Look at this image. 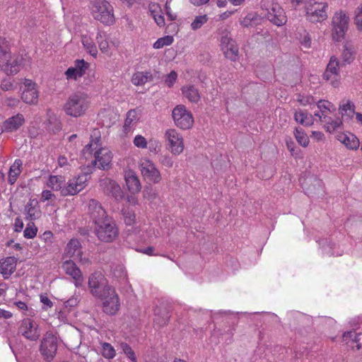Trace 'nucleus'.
Segmentation results:
<instances>
[{"instance_id":"nucleus-29","label":"nucleus","mask_w":362,"mask_h":362,"mask_svg":"<svg viewBox=\"0 0 362 362\" xmlns=\"http://www.w3.org/2000/svg\"><path fill=\"white\" fill-rule=\"evenodd\" d=\"M124 180L130 192L136 193L141 190L140 180L134 170L130 169L126 170L124 172Z\"/></svg>"},{"instance_id":"nucleus-6","label":"nucleus","mask_w":362,"mask_h":362,"mask_svg":"<svg viewBox=\"0 0 362 362\" xmlns=\"http://www.w3.org/2000/svg\"><path fill=\"white\" fill-rule=\"evenodd\" d=\"M328 4L310 0L305 3V16L312 23H319L327 18Z\"/></svg>"},{"instance_id":"nucleus-46","label":"nucleus","mask_w":362,"mask_h":362,"mask_svg":"<svg viewBox=\"0 0 362 362\" xmlns=\"http://www.w3.org/2000/svg\"><path fill=\"white\" fill-rule=\"evenodd\" d=\"M294 136L297 142L303 147H307L309 144V138L304 130L300 127H296L293 132Z\"/></svg>"},{"instance_id":"nucleus-10","label":"nucleus","mask_w":362,"mask_h":362,"mask_svg":"<svg viewBox=\"0 0 362 362\" xmlns=\"http://www.w3.org/2000/svg\"><path fill=\"white\" fill-rule=\"evenodd\" d=\"M172 116L175 125L182 129H188L194 123L192 113L182 105H177L173 110Z\"/></svg>"},{"instance_id":"nucleus-41","label":"nucleus","mask_w":362,"mask_h":362,"mask_svg":"<svg viewBox=\"0 0 362 362\" xmlns=\"http://www.w3.org/2000/svg\"><path fill=\"white\" fill-rule=\"evenodd\" d=\"M320 120L325 123L327 131L329 133L334 132L342 126V121L339 117L332 118L327 115H325L323 118Z\"/></svg>"},{"instance_id":"nucleus-30","label":"nucleus","mask_w":362,"mask_h":362,"mask_svg":"<svg viewBox=\"0 0 362 362\" xmlns=\"http://www.w3.org/2000/svg\"><path fill=\"white\" fill-rule=\"evenodd\" d=\"M88 212L93 218L95 223H96V221H100L108 217L105 210L103 208L101 204L97 200L93 199H90L88 202Z\"/></svg>"},{"instance_id":"nucleus-40","label":"nucleus","mask_w":362,"mask_h":362,"mask_svg":"<svg viewBox=\"0 0 362 362\" xmlns=\"http://www.w3.org/2000/svg\"><path fill=\"white\" fill-rule=\"evenodd\" d=\"M294 119L296 122L303 126H311L313 124V117L307 111L297 110L294 113Z\"/></svg>"},{"instance_id":"nucleus-1","label":"nucleus","mask_w":362,"mask_h":362,"mask_svg":"<svg viewBox=\"0 0 362 362\" xmlns=\"http://www.w3.org/2000/svg\"><path fill=\"white\" fill-rule=\"evenodd\" d=\"M91 141L86 145L81 151L82 156L87 159L92 154V151L95 150L94 156V163L98 168L105 169L108 168L112 159V152L106 148L100 147V132L98 129H93L90 135Z\"/></svg>"},{"instance_id":"nucleus-56","label":"nucleus","mask_w":362,"mask_h":362,"mask_svg":"<svg viewBox=\"0 0 362 362\" xmlns=\"http://www.w3.org/2000/svg\"><path fill=\"white\" fill-rule=\"evenodd\" d=\"M159 163L164 167L170 168L173 166L174 160L173 157L166 153L164 155H160L158 158Z\"/></svg>"},{"instance_id":"nucleus-22","label":"nucleus","mask_w":362,"mask_h":362,"mask_svg":"<svg viewBox=\"0 0 362 362\" xmlns=\"http://www.w3.org/2000/svg\"><path fill=\"white\" fill-rule=\"evenodd\" d=\"M100 185L104 191L112 196L115 199L119 200L123 197V192L120 186L114 180L105 178L100 180Z\"/></svg>"},{"instance_id":"nucleus-49","label":"nucleus","mask_w":362,"mask_h":362,"mask_svg":"<svg viewBox=\"0 0 362 362\" xmlns=\"http://www.w3.org/2000/svg\"><path fill=\"white\" fill-rule=\"evenodd\" d=\"M208 16L206 15L197 16L191 23L190 27L192 30H197L201 28L207 21Z\"/></svg>"},{"instance_id":"nucleus-14","label":"nucleus","mask_w":362,"mask_h":362,"mask_svg":"<svg viewBox=\"0 0 362 362\" xmlns=\"http://www.w3.org/2000/svg\"><path fill=\"white\" fill-rule=\"evenodd\" d=\"M57 350V340L56 337L51 333L47 332L40 344V351L44 358L48 361L53 359Z\"/></svg>"},{"instance_id":"nucleus-4","label":"nucleus","mask_w":362,"mask_h":362,"mask_svg":"<svg viewBox=\"0 0 362 362\" xmlns=\"http://www.w3.org/2000/svg\"><path fill=\"white\" fill-rule=\"evenodd\" d=\"M95 233L98 238L105 243L112 242L118 235L115 223L109 216L95 223Z\"/></svg>"},{"instance_id":"nucleus-18","label":"nucleus","mask_w":362,"mask_h":362,"mask_svg":"<svg viewBox=\"0 0 362 362\" xmlns=\"http://www.w3.org/2000/svg\"><path fill=\"white\" fill-rule=\"evenodd\" d=\"M264 15L271 23L276 26H281L287 21L284 10L277 3H272L269 8L267 9V13Z\"/></svg>"},{"instance_id":"nucleus-63","label":"nucleus","mask_w":362,"mask_h":362,"mask_svg":"<svg viewBox=\"0 0 362 362\" xmlns=\"http://www.w3.org/2000/svg\"><path fill=\"white\" fill-rule=\"evenodd\" d=\"M147 146L149 152L157 153L160 150L159 141L156 139H150Z\"/></svg>"},{"instance_id":"nucleus-61","label":"nucleus","mask_w":362,"mask_h":362,"mask_svg":"<svg viewBox=\"0 0 362 362\" xmlns=\"http://www.w3.org/2000/svg\"><path fill=\"white\" fill-rule=\"evenodd\" d=\"M354 21L357 28L362 30V3L356 9Z\"/></svg>"},{"instance_id":"nucleus-59","label":"nucleus","mask_w":362,"mask_h":362,"mask_svg":"<svg viewBox=\"0 0 362 362\" xmlns=\"http://www.w3.org/2000/svg\"><path fill=\"white\" fill-rule=\"evenodd\" d=\"M298 102L303 106L312 105L315 103V100L312 95H300L299 94L297 98Z\"/></svg>"},{"instance_id":"nucleus-39","label":"nucleus","mask_w":362,"mask_h":362,"mask_svg":"<svg viewBox=\"0 0 362 362\" xmlns=\"http://www.w3.org/2000/svg\"><path fill=\"white\" fill-rule=\"evenodd\" d=\"M82 45L86 51L93 57H96L98 55V48L93 39L88 35H84L81 37Z\"/></svg>"},{"instance_id":"nucleus-3","label":"nucleus","mask_w":362,"mask_h":362,"mask_svg":"<svg viewBox=\"0 0 362 362\" xmlns=\"http://www.w3.org/2000/svg\"><path fill=\"white\" fill-rule=\"evenodd\" d=\"M90 13L93 18L105 25H112L115 23L114 8L107 0H92Z\"/></svg>"},{"instance_id":"nucleus-2","label":"nucleus","mask_w":362,"mask_h":362,"mask_svg":"<svg viewBox=\"0 0 362 362\" xmlns=\"http://www.w3.org/2000/svg\"><path fill=\"white\" fill-rule=\"evenodd\" d=\"M90 99L86 93L78 91L71 94L64 105V111L66 115L78 117L85 114L88 109Z\"/></svg>"},{"instance_id":"nucleus-64","label":"nucleus","mask_w":362,"mask_h":362,"mask_svg":"<svg viewBox=\"0 0 362 362\" xmlns=\"http://www.w3.org/2000/svg\"><path fill=\"white\" fill-rule=\"evenodd\" d=\"M40 302L42 304V309L43 310H47L48 308H50L53 306V303L52 300L48 298L47 295H40Z\"/></svg>"},{"instance_id":"nucleus-37","label":"nucleus","mask_w":362,"mask_h":362,"mask_svg":"<svg viewBox=\"0 0 362 362\" xmlns=\"http://www.w3.org/2000/svg\"><path fill=\"white\" fill-rule=\"evenodd\" d=\"M23 162L21 159H16L8 171V182L13 185L22 172Z\"/></svg>"},{"instance_id":"nucleus-38","label":"nucleus","mask_w":362,"mask_h":362,"mask_svg":"<svg viewBox=\"0 0 362 362\" xmlns=\"http://www.w3.org/2000/svg\"><path fill=\"white\" fill-rule=\"evenodd\" d=\"M95 39L100 50L103 53H108L110 49L109 35L105 31L98 30Z\"/></svg>"},{"instance_id":"nucleus-43","label":"nucleus","mask_w":362,"mask_h":362,"mask_svg":"<svg viewBox=\"0 0 362 362\" xmlns=\"http://www.w3.org/2000/svg\"><path fill=\"white\" fill-rule=\"evenodd\" d=\"M317 108L320 110V113L315 112V116L317 117L319 119H322L323 116L327 115V112H331L335 110L334 105L327 100H320L317 103Z\"/></svg>"},{"instance_id":"nucleus-9","label":"nucleus","mask_w":362,"mask_h":362,"mask_svg":"<svg viewBox=\"0 0 362 362\" xmlns=\"http://www.w3.org/2000/svg\"><path fill=\"white\" fill-rule=\"evenodd\" d=\"M88 285L90 293L97 298L103 296V294L106 293V289L112 288L107 284L104 274L100 272H95L90 275Z\"/></svg>"},{"instance_id":"nucleus-47","label":"nucleus","mask_w":362,"mask_h":362,"mask_svg":"<svg viewBox=\"0 0 362 362\" xmlns=\"http://www.w3.org/2000/svg\"><path fill=\"white\" fill-rule=\"evenodd\" d=\"M173 37L170 35H165L163 37L158 38L153 45L154 49H160L165 46H169L173 42Z\"/></svg>"},{"instance_id":"nucleus-52","label":"nucleus","mask_w":362,"mask_h":362,"mask_svg":"<svg viewBox=\"0 0 362 362\" xmlns=\"http://www.w3.org/2000/svg\"><path fill=\"white\" fill-rule=\"evenodd\" d=\"M121 349L126 356L129 359L130 362H137V358L134 350L127 343H122L120 344Z\"/></svg>"},{"instance_id":"nucleus-50","label":"nucleus","mask_w":362,"mask_h":362,"mask_svg":"<svg viewBox=\"0 0 362 362\" xmlns=\"http://www.w3.org/2000/svg\"><path fill=\"white\" fill-rule=\"evenodd\" d=\"M16 89L15 81L11 78H4L1 81L0 90L3 91H11Z\"/></svg>"},{"instance_id":"nucleus-60","label":"nucleus","mask_w":362,"mask_h":362,"mask_svg":"<svg viewBox=\"0 0 362 362\" xmlns=\"http://www.w3.org/2000/svg\"><path fill=\"white\" fill-rule=\"evenodd\" d=\"M20 100L13 96H6L3 101V105L11 108H14L18 106Z\"/></svg>"},{"instance_id":"nucleus-19","label":"nucleus","mask_w":362,"mask_h":362,"mask_svg":"<svg viewBox=\"0 0 362 362\" xmlns=\"http://www.w3.org/2000/svg\"><path fill=\"white\" fill-rule=\"evenodd\" d=\"M62 268L67 275L73 279L74 284L76 288H79L83 285V276L82 272L73 260L64 261L62 263Z\"/></svg>"},{"instance_id":"nucleus-7","label":"nucleus","mask_w":362,"mask_h":362,"mask_svg":"<svg viewBox=\"0 0 362 362\" xmlns=\"http://www.w3.org/2000/svg\"><path fill=\"white\" fill-rule=\"evenodd\" d=\"M139 169L143 178L157 184L161 180V174L155 163L148 157H141L138 162Z\"/></svg>"},{"instance_id":"nucleus-26","label":"nucleus","mask_w":362,"mask_h":362,"mask_svg":"<svg viewBox=\"0 0 362 362\" xmlns=\"http://www.w3.org/2000/svg\"><path fill=\"white\" fill-rule=\"evenodd\" d=\"M318 244L322 250V252L329 256H341L344 253V250L341 249L336 243H332V240L323 238L318 241Z\"/></svg>"},{"instance_id":"nucleus-16","label":"nucleus","mask_w":362,"mask_h":362,"mask_svg":"<svg viewBox=\"0 0 362 362\" xmlns=\"http://www.w3.org/2000/svg\"><path fill=\"white\" fill-rule=\"evenodd\" d=\"M323 78L329 81L330 84L337 88L340 84L339 62L335 56H332L323 74Z\"/></svg>"},{"instance_id":"nucleus-20","label":"nucleus","mask_w":362,"mask_h":362,"mask_svg":"<svg viewBox=\"0 0 362 362\" xmlns=\"http://www.w3.org/2000/svg\"><path fill=\"white\" fill-rule=\"evenodd\" d=\"M221 45L226 57L231 61H235L238 56V47L235 41L226 35L222 37Z\"/></svg>"},{"instance_id":"nucleus-8","label":"nucleus","mask_w":362,"mask_h":362,"mask_svg":"<svg viewBox=\"0 0 362 362\" xmlns=\"http://www.w3.org/2000/svg\"><path fill=\"white\" fill-rule=\"evenodd\" d=\"M98 298L101 300L102 309L105 314L115 315L117 313L120 308V300L113 287L107 290L106 289V293Z\"/></svg>"},{"instance_id":"nucleus-57","label":"nucleus","mask_w":362,"mask_h":362,"mask_svg":"<svg viewBox=\"0 0 362 362\" xmlns=\"http://www.w3.org/2000/svg\"><path fill=\"white\" fill-rule=\"evenodd\" d=\"M79 303V298L76 296H71L69 299L64 303V308L67 311L71 312L73 308H76Z\"/></svg>"},{"instance_id":"nucleus-24","label":"nucleus","mask_w":362,"mask_h":362,"mask_svg":"<svg viewBox=\"0 0 362 362\" xmlns=\"http://www.w3.org/2000/svg\"><path fill=\"white\" fill-rule=\"evenodd\" d=\"M140 116V111L136 109H132L127 112L123 125V132L125 135H127L134 129L139 121Z\"/></svg>"},{"instance_id":"nucleus-35","label":"nucleus","mask_w":362,"mask_h":362,"mask_svg":"<svg viewBox=\"0 0 362 362\" xmlns=\"http://www.w3.org/2000/svg\"><path fill=\"white\" fill-rule=\"evenodd\" d=\"M148 10L151 16L154 19L155 23L159 26L163 27L165 25V18L162 13L160 5L155 2H151L148 4Z\"/></svg>"},{"instance_id":"nucleus-44","label":"nucleus","mask_w":362,"mask_h":362,"mask_svg":"<svg viewBox=\"0 0 362 362\" xmlns=\"http://www.w3.org/2000/svg\"><path fill=\"white\" fill-rule=\"evenodd\" d=\"M354 108V104L349 100H344L339 105V111L342 117H347L348 118L356 114Z\"/></svg>"},{"instance_id":"nucleus-21","label":"nucleus","mask_w":362,"mask_h":362,"mask_svg":"<svg viewBox=\"0 0 362 362\" xmlns=\"http://www.w3.org/2000/svg\"><path fill=\"white\" fill-rule=\"evenodd\" d=\"M22 62V57H11L9 55L6 59H3L2 65H0V67L7 75H15L21 70Z\"/></svg>"},{"instance_id":"nucleus-5","label":"nucleus","mask_w":362,"mask_h":362,"mask_svg":"<svg viewBox=\"0 0 362 362\" xmlns=\"http://www.w3.org/2000/svg\"><path fill=\"white\" fill-rule=\"evenodd\" d=\"M350 18L346 11L334 13L332 18V37L335 42L344 40L349 29Z\"/></svg>"},{"instance_id":"nucleus-33","label":"nucleus","mask_w":362,"mask_h":362,"mask_svg":"<svg viewBox=\"0 0 362 362\" xmlns=\"http://www.w3.org/2000/svg\"><path fill=\"white\" fill-rule=\"evenodd\" d=\"M81 252L82 250L80 241L76 238L71 239L65 247V255L69 257L75 258L76 257L80 256Z\"/></svg>"},{"instance_id":"nucleus-15","label":"nucleus","mask_w":362,"mask_h":362,"mask_svg":"<svg viewBox=\"0 0 362 362\" xmlns=\"http://www.w3.org/2000/svg\"><path fill=\"white\" fill-rule=\"evenodd\" d=\"M21 89L22 90L21 99L25 103L34 105L37 103L39 90L35 82L30 79L25 78Z\"/></svg>"},{"instance_id":"nucleus-12","label":"nucleus","mask_w":362,"mask_h":362,"mask_svg":"<svg viewBox=\"0 0 362 362\" xmlns=\"http://www.w3.org/2000/svg\"><path fill=\"white\" fill-rule=\"evenodd\" d=\"M18 332L26 339L32 341H37L40 337V329L33 320L26 317L21 320Z\"/></svg>"},{"instance_id":"nucleus-55","label":"nucleus","mask_w":362,"mask_h":362,"mask_svg":"<svg viewBox=\"0 0 362 362\" xmlns=\"http://www.w3.org/2000/svg\"><path fill=\"white\" fill-rule=\"evenodd\" d=\"M133 144L136 148L141 149H145L148 146L146 139L141 134H137L134 136Z\"/></svg>"},{"instance_id":"nucleus-27","label":"nucleus","mask_w":362,"mask_h":362,"mask_svg":"<svg viewBox=\"0 0 362 362\" xmlns=\"http://www.w3.org/2000/svg\"><path fill=\"white\" fill-rule=\"evenodd\" d=\"M17 261L14 257H8L0 260V274L4 279H8L16 269Z\"/></svg>"},{"instance_id":"nucleus-62","label":"nucleus","mask_w":362,"mask_h":362,"mask_svg":"<svg viewBox=\"0 0 362 362\" xmlns=\"http://www.w3.org/2000/svg\"><path fill=\"white\" fill-rule=\"evenodd\" d=\"M177 78V74L175 71H171L170 74L167 75L165 79V83L168 87L171 88L176 82Z\"/></svg>"},{"instance_id":"nucleus-54","label":"nucleus","mask_w":362,"mask_h":362,"mask_svg":"<svg viewBox=\"0 0 362 362\" xmlns=\"http://www.w3.org/2000/svg\"><path fill=\"white\" fill-rule=\"evenodd\" d=\"M113 275L121 280L127 279V272L124 267L122 264H117L112 269Z\"/></svg>"},{"instance_id":"nucleus-28","label":"nucleus","mask_w":362,"mask_h":362,"mask_svg":"<svg viewBox=\"0 0 362 362\" xmlns=\"http://www.w3.org/2000/svg\"><path fill=\"white\" fill-rule=\"evenodd\" d=\"M337 140L347 148L356 150L360 145L359 139L351 132H341L337 136Z\"/></svg>"},{"instance_id":"nucleus-17","label":"nucleus","mask_w":362,"mask_h":362,"mask_svg":"<svg viewBox=\"0 0 362 362\" xmlns=\"http://www.w3.org/2000/svg\"><path fill=\"white\" fill-rule=\"evenodd\" d=\"M89 67V63L84 59H76L74 66L64 72L65 78L67 81H77L86 74Z\"/></svg>"},{"instance_id":"nucleus-32","label":"nucleus","mask_w":362,"mask_h":362,"mask_svg":"<svg viewBox=\"0 0 362 362\" xmlns=\"http://www.w3.org/2000/svg\"><path fill=\"white\" fill-rule=\"evenodd\" d=\"M362 333L356 332L355 331L345 332L343 334L342 339L352 349L356 348L357 350L361 349V345L360 341L361 340Z\"/></svg>"},{"instance_id":"nucleus-51","label":"nucleus","mask_w":362,"mask_h":362,"mask_svg":"<svg viewBox=\"0 0 362 362\" xmlns=\"http://www.w3.org/2000/svg\"><path fill=\"white\" fill-rule=\"evenodd\" d=\"M122 213L126 225L132 226L135 222L134 212L129 208H123Z\"/></svg>"},{"instance_id":"nucleus-11","label":"nucleus","mask_w":362,"mask_h":362,"mask_svg":"<svg viewBox=\"0 0 362 362\" xmlns=\"http://www.w3.org/2000/svg\"><path fill=\"white\" fill-rule=\"evenodd\" d=\"M88 179V174H81L70 179L62 189V196H72L78 194L86 186Z\"/></svg>"},{"instance_id":"nucleus-23","label":"nucleus","mask_w":362,"mask_h":362,"mask_svg":"<svg viewBox=\"0 0 362 362\" xmlns=\"http://www.w3.org/2000/svg\"><path fill=\"white\" fill-rule=\"evenodd\" d=\"M25 218L30 221L38 219L42 214L39 202L36 199H31L24 207Z\"/></svg>"},{"instance_id":"nucleus-42","label":"nucleus","mask_w":362,"mask_h":362,"mask_svg":"<svg viewBox=\"0 0 362 362\" xmlns=\"http://www.w3.org/2000/svg\"><path fill=\"white\" fill-rule=\"evenodd\" d=\"M64 182L65 178L62 175H50L47 182V185L54 191H60L62 194V189L64 187Z\"/></svg>"},{"instance_id":"nucleus-58","label":"nucleus","mask_w":362,"mask_h":362,"mask_svg":"<svg viewBox=\"0 0 362 362\" xmlns=\"http://www.w3.org/2000/svg\"><path fill=\"white\" fill-rule=\"evenodd\" d=\"M210 315L213 320H218L221 317H230L235 315V313L230 310H220L217 312L210 311Z\"/></svg>"},{"instance_id":"nucleus-48","label":"nucleus","mask_w":362,"mask_h":362,"mask_svg":"<svg viewBox=\"0 0 362 362\" xmlns=\"http://www.w3.org/2000/svg\"><path fill=\"white\" fill-rule=\"evenodd\" d=\"M102 355L105 358L112 359L115 356L116 352L110 344L104 342L102 344Z\"/></svg>"},{"instance_id":"nucleus-45","label":"nucleus","mask_w":362,"mask_h":362,"mask_svg":"<svg viewBox=\"0 0 362 362\" xmlns=\"http://www.w3.org/2000/svg\"><path fill=\"white\" fill-rule=\"evenodd\" d=\"M341 58L344 64H351L355 59L354 47L349 42L344 45Z\"/></svg>"},{"instance_id":"nucleus-13","label":"nucleus","mask_w":362,"mask_h":362,"mask_svg":"<svg viewBox=\"0 0 362 362\" xmlns=\"http://www.w3.org/2000/svg\"><path fill=\"white\" fill-rule=\"evenodd\" d=\"M165 138L173 155L179 156L183 152L185 148L183 137L177 130L175 129H168L165 133Z\"/></svg>"},{"instance_id":"nucleus-36","label":"nucleus","mask_w":362,"mask_h":362,"mask_svg":"<svg viewBox=\"0 0 362 362\" xmlns=\"http://www.w3.org/2000/svg\"><path fill=\"white\" fill-rule=\"evenodd\" d=\"M263 18L256 13H249L240 21L244 28L255 27L262 23Z\"/></svg>"},{"instance_id":"nucleus-25","label":"nucleus","mask_w":362,"mask_h":362,"mask_svg":"<svg viewBox=\"0 0 362 362\" xmlns=\"http://www.w3.org/2000/svg\"><path fill=\"white\" fill-rule=\"evenodd\" d=\"M25 123V117L23 114L17 113L4 122L5 132L11 133L18 130Z\"/></svg>"},{"instance_id":"nucleus-31","label":"nucleus","mask_w":362,"mask_h":362,"mask_svg":"<svg viewBox=\"0 0 362 362\" xmlns=\"http://www.w3.org/2000/svg\"><path fill=\"white\" fill-rule=\"evenodd\" d=\"M153 80V74L151 71H135L131 78V82L136 86H144L146 83Z\"/></svg>"},{"instance_id":"nucleus-53","label":"nucleus","mask_w":362,"mask_h":362,"mask_svg":"<svg viewBox=\"0 0 362 362\" xmlns=\"http://www.w3.org/2000/svg\"><path fill=\"white\" fill-rule=\"evenodd\" d=\"M37 232V228L35 226L33 221H30L27 224L24 231L23 235L26 238H33L36 236Z\"/></svg>"},{"instance_id":"nucleus-34","label":"nucleus","mask_w":362,"mask_h":362,"mask_svg":"<svg viewBox=\"0 0 362 362\" xmlns=\"http://www.w3.org/2000/svg\"><path fill=\"white\" fill-rule=\"evenodd\" d=\"M182 94L190 103H197L200 100V94L194 85H185L181 88Z\"/></svg>"}]
</instances>
